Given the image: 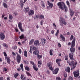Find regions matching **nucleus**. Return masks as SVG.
I'll use <instances>...</instances> for the list:
<instances>
[{"label":"nucleus","mask_w":80,"mask_h":80,"mask_svg":"<svg viewBox=\"0 0 80 80\" xmlns=\"http://www.w3.org/2000/svg\"><path fill=\"white\" fill-rule=\"evenodd\" d=\"M70 52H71V53H69L70 58L71 60H73V53L75 52V48H73V47H71Z\"/></svg>","instance_id":"1"},{"label":"nucleus","mask_w":80,"mask_h":80,"mask_svg":"<svg viewBox=\"0 0 80 80\" xmlns=\"http://www.w3.org/2000/svg\"><path fill=\"white\" fill-rule=\"evenodd\" d=\"M72 61L71 62H69V66H72V67H73L71 68V70H73V69H74L77 67V66L75 65L77 64V62H76L75 63L74 61H73L74 60H72Z\"/></svg>","instance_id":"2"},{"label":"nucleus","mask_w":80,"mask_h":80,"mask_svg":"<svg viewBox=\"0 0 80 80\" xmlns=\"http://www.w3.org/2000/svg\"><path fill=\"white\" fill-rule=\"evenodd\" d=\"M64 4H65V3L63 2H59L57 3L58 7L60 9L63 10H64V8L63 7V5L64 6Z\"/></svg>","instance_id":"3"},{"label":"nucleus","mask_w":80,"mask_h":80,"mask_svg":"<svg viewBox=\"0 0 80 80\" xmlns=\"http://www.w3.org/2000/svg\"><path fill=\"white\" fill-rule=\"evenodd\" d=\"M80 71L79 70H78L77 71H74L73 72V74L74 75V77L77 78L80 75Z\"/></svg>","instance_id":"4"},{"label":"nucleus","mask_w":80,"mask_h":80,"mask_svg":"<svg viewBox=\"0 0 80 80\" xmlns=\"http://www.w3.org/2000/svg\"><path fill=\"white\" fill-rule=\"evenodd\" d=\"M60 19L61 20H60L59 21L60 22H62V23L64 25H67V22H66V21L64 19H63V18L61 17Z\"/></svg>","instance_id":"5"},{"label":"nucleus","mask_w":80,"mask_h":80,"mask_svg":"<svg viewBox=\"0 0 80 80\" xmlns=\"http://www.w3.org/2000/svg\"><path fill=\"white\" fill-rule=\"evenodd\" d=\"M34 45L38 46V47L40 45L41 43H40V41L38 40L35 41L34 42Z\"/></svg>","instance_id":"6"},{"label":"nucleus","mask_w":80,"mask_h":80,"mask_svg":"<svg viewBox=\"0 0 80 80\" xmlns=\"http://www.w3.org/2000/svg\"><path fill=\"white\" fill-rule=\"evenodd\" d=\"M75 38H74L73 39L72 41V42L71 47H75Z\"/></svg>","instance_id":"7"},{"label":"nucleus","mask_w":80,"mask_h":80,"mask_svg":"<svg viewBox=\"0 0 80 80\" xmlns=\"http://www.w3.org/2000/svg\"><path fill=\"white\" fill-rule=\"evenodd\" d=\"M5 38V36L4 35V33H2L0 34V38L1 40H4Z\"/></svg>","instance_id":"8"},{"label":"nucleus","mask_w":80,"mask_h":80,"mask_svg":"<svg viewBox=\"0 0 80 80\" xmlns=\"http://www.w3.org/2000/svg\"><path fill=\"white\" fill-rule=\"evenodd\" d=\"M69 9L70 10V14L71 17H72L73 15H74V13H75V12L73 11L69 7Z\"/></svg>","instance_id":"9"},{"label":"nucleus","mask_w":80,"mask_h":80,"mask_svg":"<svg viewBox=\"0 0 80 80\" xmlns=\"http://www.w3.org/2000/svg\"><path fill=\"white\" fill-rule=\"evenodd\" d=\"M59 70V68H56L54 71H52L53 72V74H57V73H58Z\"/></svg>","instance_id":"10"},{"label":"nucleus","mask_w":80,"mask_h":80,"mask_svg":"<svg viewBox=\"0 0 80 80\" xmlns=\"http://www.w3.org/2000/svg\"><path fill=\"white\" fill-rule=\"evenodd\" d=\"M29 15V16H32L34 14V11L32 10H30L28 12Z\"/></svg>","instance_id":"11"},{"label":"nucleus","mask_w":80,"mask_h":80,"mask_svg":"<svg viewBox=\"0 0 80 80\" xmlns=\"http://www.w3.org/2000/svg\"><path fill=\"white\" fill-rule=\"evenodd\" d=\"M16 59L17 62L19 63H20L21 60V56H17Z\"/></svg>","instance_id":"12"},{"label":"nucleus","mask_w":80,"mask_h":80,"mask_svg":"<svg viewBox=\"0 0 80 80\" xmlns=\"http://www.w3.org/2000/svg\"><path fill=\"white\" fill-rule=\"evenodd\" d=\"M61 61H62V60L60 59H57L56 60L57 63L58 64V65L59 67H61V65H60V63L58 62H61Z\"/></svg>","instance_id":"13"},{"label":"nucleus","mask_w":80,"mask_h":80,"mask_svg":"<svg viewBox=\"0 0 80 80\" xmlns=\"http://www.w3.org/2000/svg\"><path fill=\"white\" fill-rule=\"evenodd\" d=\"M24 10L25 12L26 13H27V12H28L29 11V8H28V7H27L26 8H24Z\"/></svg>","instance_id":"14"},{"label":"nucleus","mask_w":80,"mask_h":80,"mask_svg":"<svg viewBox=\"0 0 80 80\" xmlns=\"http://www.w3.org/2000/svg\"><path fill=\"white\" fill-rule=\"evenodd\" d=\"M47 66L48 67H51L53 65V64L52 62H49L47 63Z\"/></svg>","instance_id":"15"},{"label":"nucleus","mask_w":80,"mask_h":80,"mask_svg":"<svg viewBox=\"0 0 80 80\" xmlns=\"http://www.w3.org/2000/svg\"><path fill=\"white\" fill-rule=\"evenodd\" d=\"M33 54L36 55H38V54H39V51L38 50L34 51L33 52Z\"/></svg>","instance_id":"16"},{"label":"nucleus","mask_w":80,"mask_h":80,"mask_svg":"<svg viewBox=\"0 0 80 80\" xmlns=\"http://www.w3.org/2000/svg\"><path fill=\"white\" fill-rule=\"evenodd\" d=\"M66 72H68V73H70V67H68L67 69H65Z\"/></svg>","instance_id":"17"},{"label":"nucleus","mask_w":80,"mask_h":80,"mask_svg":"<svg viewBox=\"0 0 80 80\" xmlns=\"http://www.w3.org/2000/svg\"><path fill=\"white\" fill-rule=\"evenodd\" d=\"M48 4L50 8H52L53 6V3L49 2V1H48Z\"/></svg>","instance_id":"18"},{"label":"nucleus","mask_w":80,"mask_h":80,"mask_svg":"<svg viewBox=\"0 0 80 80\" xmlns=\"http://www.w3.org/2000/svg\"><path fill=\"white\" fill-rule=\"evenodd\" d=\"M60 37L61 38V39L62 41H64L65 40V37H64V36H63L62 34L61 35Z\"/></svg>","instance_id":"19"},{"label":"nucleus","mask_w":80,"mask_h":80,"mask_svg":"<svg viewBox=\"0 0 80 80\" xmlns=\"http://www.w3.org/2000/svg\"><path fill=\"white\" fill-rule=\"evenodd\" d=\"M63 7L65 9V12L66 13V12H67L68 9H67V6H66L65 5V4H64Z\"/></svg>","instance_id":"20"},{"label":"nucleus","mask_w":80,"mask_h":80,"mask_svg":"<svg viewBox=\"0 0 80 80\" xmlns=\"http://www.w3.org/2000/svg\"><path fill=\"white\" fill-rule=\"evenodd\" d=\"M42 42V44H45L46 42V39L44 38L41 39Z\"/></svg>","instance_id":"21"},{"label":"nucleus","mask_w":80,"mask_h":80,"mask_svg":"<svg viewBox=\"0 0 80 80\" xmlns=\"http://www.w3.org/2000/svg\"><path fill=\"white\" fill-rule=\"evenodd\" d=\"M31 47V49L32 50H36V47H35V46H31L30 47Z\"/></svg>","instance_id":"22"},{"label":"nucleus","mask_w":80,"mask_h":80,"mask_svg":"<svg viewBox=\"0 0 80 80\" xmlns=\"http://www.w3.org/2000/svg\"><path fill=\"white\" fill-rule=\"evenodd\" d=\"M6 59H7V62L8 63V64H10V59L9 58H8V57L6 58Z\"/></svg>","instance_id":"23"},{"label":"nucleus","mask_w":80,"mask_h":80,"mask_svg":"<svg viewBox=\"0 0 80 80\" xmlns=\"http://www.w3.org/2000/svg\"><path fill=\"white\" fill-rule=\"evenodd\" d=\"M22 22H19L18 24V27L19 28H22Z\"/></svg>","instance_id":"24"},{"label":"nucleus","mask_w":80,"mask_h":80,"mask_svg":"<svg viewBox=\"0 0 80 80\" xmlns=\"http://www.w3.org/2000/svg\"><path fill=\"white\" fill-rule=\"evenodd\" d=\"M24 38V35L23 34H22L21 35L19 36V38L20 39H23Z\"/></svg>","instance_id":"25"},{"label":"nucleus","mask_w":80,"mask_h":80,"mask_svg":"<svg viewBox=\"0 0 80 80\" xmlns=\"http://www.w3.org/2000/svg\"><path fill=\"white\" fill-rule=\"evenodd\" d=\"M34 42V39H32L31 40L30 42L29 43V44L30 45H31L32 44V43H33Z\"/></svg>","instance_id":"26"},{"label":"nucleus","mask_w":80,"mask_h":80,"mask_svg":"<svg viewBox=\"0 0 80 80\" xmlns=\"http://www.w3.org/2000/svg\"><path fill=\"white\" fill-rule=\"evenodd\" d=\"M65 59L66 60H68V55H65Z\"/></svg>","instance_id":"27"},{"label":"nucleus","mask_w":80,"mask_h":80,"mask_svg":"<svg viewBox=\"0 0 80 80\" xmlns=\"http://www.w3.org/2000/svg\"><path fill=\"white\" fill-rule=\"evenodd\" d=\"M24 56L25 57H27V52L26 51H24Z\"/></svg>","instance_id":"28"},{"label":"nucleus","mask_w":80,"mask_h":80,"mask_svg":"<svg viewBox=\"0 0 80 80\" xmlns=\"http://www.w3.org/2000/svg\"><path fill=\"white\" fill-rule=\"evenodd\" d=\"M33 68L34 70H36V71H37V70H38V68H37L36 66L34 65L33 66Z\"/></svg>","instance_id":"29"},{"label":"nucleus","mask_w":80,"mask_h":80,"mask_svg":"<svg viewBox=\"0 0 80 80\" xmlns=\"http://www.w3.org/2000/svg\"><path fill=\"white\" fill-rule=\"evenodd\" d=\"M39 18H41V19H43L44 18V16L43 15H40Z\"/></svg>","instance_id":"30"},{"label":"nucleus","mask_w":80,"mask_h":80,"mask_svg":"<svg viewBox=\"0 0 80 80\" xmlns=\"http://www.w3.org/2000/svg\"><path fill=\"white\" fill-rule=\"evenodd\" d=\"M21 7H23V5H24V3L23 2H21V4H20Z\"/></svg>","instance_id":"31"},{"label":"nucleus","mask_w":80,"mask_h":80,"mask_svg":"<svg viewBox=\"0 0 80 80\" xmlns=\"http://www.w3.org/2000/svg\"><path fill=\"white\" fill-rule=\"evenodd\" d=\"M49 70H51V71H53V70H54L53 68V67H52V66L49 67Z\"/></svg>","instance_id":"32"},{"label":"nucleus","mask_w":80,"mask_h":80,"mask_svg":"<svg viewBox=\"0 0 80 80\" xmlns=\"http://www.w3.org/2000/svg\"><path fill=\"white\" fill-rule=\"evenodd\" d=\"M9 19L10 20H12L13 18V17H12V16L10 14H9Z\"/></svg>","instance_id":"33"},{"label":"nucleus","mask_w":80,"mask_h":80,"mask_svg":"<svg viewBox=\"0 0 80 80\" xmlns=\"http://www.w3.org/2000/svg\"><path fill=\"white\" fill-rule=\"evenodd\" d=\"M26 73H27V75H28V77H29V76H30V77H32V74H31L30 73H29L28 72H27Z\"/></svg>","instance_id":"34"},{"label":"nucleus","mask_w":80,"mask_h":80,"mask_svg":"<svg viewBox=\"0 0 80 80\" xmlns=\"http://www.w3.org/2000/svg\"><path fill=\"white\" fill-rule=\"evenodd\" d=\"M25 69L26 70H27V71H29V70H30V68H29V67H28L27 66L25 68Z\"/></svg>","instance_id":"35"},{"label":"nucleus","mask_w":80,"mask_h":80,"mask_svg":"<svg viewBox=\"0 0 80 80\" xmlns=\"http://www.w3.org/2000/svg\"><path fill=\"white\" fill-rule=\"evenodd\" d=\"M59 33V30H58L55 34V36H57V35H58V34Z\"/></svg>","instance_id":"36"},{"label":"nucleus","mask_w":80,"mask_h":80,"mask_svg":"<svg viewBox=\"0 0 80 80\" xmlns=\"http://www.w3.org/2000/svg\"><path fill=\"white\" fill-rule=\"evenodd\" d=\"M53 50H50L49 51V53L50 55H53V53H52V52H53Z\"/></svg>","instance_id":"37"},{"label":"nucleus","mask_w":80,"mask_h":80,"mask_svg":"<svg viewBox=\"0 0 80 80\" xmlns=\"http://www.w3.org/2000/svg\"><path fill=\"white\" fill-rule=\"evenodd\" d=\"M37 56L38 57V58L40 59L42 58V56L41 55H39V54H38V55H37Z\"/></svg>","instance_id":"38"},{"label":"nucleus","mask_w":80,"mask_h":80,"mask_svg":"<svg viewBox=\"0 0 80 80\" xmlns=\"http://www.w3.org/2000/svg\"><path fill=\"white\" fill-rule=\"evenodd\" d=\"M3 5L5 8H7L8 7L7 6V5L5 3H3Z\"/></svg>","instance_id":"39"},{"label":"nucleus","mask_w":80,"mask_h":80,"mask_svg":"<svg viewBox=\"0 0 80 80\" xmlns=\"http://www.w3.org/2000/svg\"><path fill=\"white\" fill-rule=\"evenodd\" d=\"M73 39H74V38H75V37H73V35H72L71 36V37H70V39L71 40H73Z\"/></svg>","instance_id":"40"},{"label":"nucleus","mask_w":80,"mask_h":80,"mask_svg":"<svg viewBox=\"0 0 80 80\" xmlns=\"http://www.w3.org/2000/svg\"><path fill=\"white\" fill-rule=\"evenodd\" d=\"M18 73H16V74L14 75V77L15 78H17L18 75Z\"/></svg>","instance_id":"41"},{"label":"nucleus","mask_w":80,"mask_h":80,"mask_svg":"<svg viewBox=\"0 0 80 80\" xmlns=\"http://www.w3.org/2000/svg\"><path fill=\"white\" fill-rule=\"evenodd\" d=\"M20 67L21 68V69L22 70V71H23V64H21L20 65Z\"/></svg>","instance_id":"42"},{"label":"nucleus","mask_w":80,"mask_h":80,"mask_svg":"<svg viewBox=\"0 0 80 80\" xmlns=\"http://www.w3.org/2000/svg\"><path fill=\"white\" fill-rule=\"evenodd\" d=\"M40 18V15H36V16L35 17V18L37 19V18Z\"/></svg>","instance_id":"43"},{"label":"nucleus","mask_w":80,"mask_h":80,"mask_svg":"<svg viewBox=\"0 0 80 80\" xmlns=\"http://www.w3.org/2000/svg\"><path fill=\"white\" fill-rule=\"evenodd\" d=\"M23 62L25 64H28V62L27 60H24Z\"/></svg>","instance_id":"44"},{"label":"nucleus","mask_w":80,"mask_h":80,"mask_svg":"<svg viewBox=\"0 0 80 80\" xmlns=\"http://www.w3.org/2000/svg\"><path fill=\"white\" fill-rule=\"evenodd\" d=\"M41 5L43 8H45V5H44L43 2H42V3H41Z\"/></svg>","instance_id":"45"},{"label":"nucleus","mask_w":80,"mask_h":80,"mask_svg":"<svg viewBox=\"0 0 80 80\" xmlns=\"http://www.w3.org/2000/svg\"><path fill=\"white\" fill-rule=\"evenodd\" d=\"M19 29L21 32H24V31H25V29H22V27L19 28Z\"/></svg>","instance_id":"46"},{"label":"nucleus","mask_w":80,"mask_h":80,"mask_svg":"<svg viewBox=\"0 0 80 80\" xmlns=\"http://www.w3.org/2000/svg\"><path fill=\"white\" fill-rule=\"evenodd\" d=\"M38 64L39 65H42V61H39L38 62Z\"/></svg>","instance_id":"47"},{"label":"nucleus","mask_w":80,"mask_h":80,"mask_svg":"<svg viewBox=\"0 0 80 80\" xmlns=\"http://www.w3.org/2000/svg\"><path fill=\"white\" fill-rule=\"evenodd\" d=\"M66 3L68 6H70V2L68 1H67Z\"/></svg>","instance_id":"48"},{"label":"nucleus","mask_w":80,"mask_h":80,"mask_svg":"<svg viewBox=\"0 0 80 80\" xmlns=\"http://www.w3.org/2000/svg\"><path fill=\"white\" fill-rule=\"evenodd\" d=\"M68 80H73V78H72V77L70 76L69 77Z\"/></svg>","instance_id":"49"},{"label":"nucleus","mask_w":80,"mask_h":80,"mask_svg":"<svg viewBox=\"0 0 80 80\" xmlns=\"http://www.w3.org/2000/svg\"><path fill=\"white\" fill-rule=\"evenodd\" d=\"M32 47H30V50L29 51V52L30 53H32Z\"/></svg>","instance_id":"50"},{"label":"nucleus","mask_w":80,"mask_h":80,"mask_svg":"<svg viewBox=\"0 0 80 80\" xmlns=\"http://www.w3.org/2000/svg\"><path fill=\"white\" fill-rule=\"evenodd\" d=\"M56 79L57 80H61V78L59 77H57Z\"/></svg>","instance_id":"51"},{"label":"nucleus","mask_w":80,"mask_h":80,"mask_svg":"<svg viewBox=\"0 0 80 80\" xmlns=\"http://www.w3.org/2000/svg\"><path fill=\"white\" fill-rule=\"evenodd\" d=\"M17 48V46L12 47V49H14V50H16Z\"/></svg>","instance_id":"52"},{"label":"nucleus","mask_w":80,"mask_h":80,"mask_svg":"<svg viewBox=\"0 0 80 80\" xmlns=\"http://www.w3.org/2000/svg\"><path fill=\"white\" fill-rule=\"evenodd\" d=\"M3 46L4 47H7V44L4 43L3 44Z\"/></svg>","instance_id":"53"},{"label":"nucleus","mask_w":80,"mask_h":80,"mask_svg":"<svg viewBox=\"0 0 80 80\" xmlns=\"http://www.w3.org/2000/svg\"><path fill=\"white\" fill-rule=\"evenodd\" d=\"M12 54L14 57H15V56H16V54L15 52H12Z\"/></svg>","instance_id":"54"},{"label":"nucleus","mask_w":80,"mask_h":80,"mask_svg":"<svg viewBox=\"0 0 80 80\" xmlns=\"http://www.w3.org/2000/svg\"><path fill=\"white\" fill-rule=\"evenodd\" d=\"M67 73H66V72H65V73H64V77L65 78H66V77H67Z\"/></svg>","instance_id":"55"},{"label":"nucleus","mask_w":80,"mask_h":80,"mask_svg":"<svg viewBox=\"0 0 80 80\" xmlns=\"http://www.w3.org/2000/svg\"><path fill=\"white\" fill-rule=\"evenodd\" d=\"M3 53L5 57H7V54L6 53V52H4Z\"/></svg>","instance_id":"56"},{"label":"nucleus","mask_w":80,"mask_h":80,"mask_svg":"<svg viewBox=\"0 0 80 80\" xmlns=\"http://www.w3.org/2000/svg\"><path fill=\"white\" fill-rule=\"evenodd\" d=\"M23 77H24V76L23 75V74H21V79H23Z\"/></svg>","instance_id":"57"},{"label":"nucleus","mask_w":80,"mask_h":80,"mask_svg":"<svg viewBox=\"0 0 80 80\" xmlns=\"http://www.w3.org/2000/svg\"><path fill=\"white\" fill-rule=\"evenodd\" d=\"M43 20H41V22H40V23H41V25H43Z\"/></svg>","instance_id":"58"},{"label":"nucleus","mask_w":80,"mask_h":80,"mask_svg":"<svg viewBox=\"0 0 80 80\" xmlns=\"http://www.w3.org/2000/svg\"><path fill=\"white\" fill-rule=\"evenodd\" d=\"M53 26L55 27H57V25H55V23H53Z\"/></svg>","instance_id":"59"},{"label":"nucleus","mask_w":80,"mask_h":80,"mask_svg":"<svg viewBox=\"0 0 80 80\" xmlns=\"http://www.w3.org/2000/svg\"><path fill=\"white\" fill-rule=\"evenodd\" d=\"M35 10H37L38 8L36 6H34Z\"/></svg>","instance_id":"60"},{"label":"nucleus","mask_w":80,"mask_h":80,"mask_svg":"<svg viewBox=\"0 0 80 80\" xmlns=\"http://www.w3.org/2000/svg\"><path fill=\"white\" fill-rule=\"evenodd\" d=\"M19 53H22V50H21L20 49H19Z\"/></svg>","instance_id":"61"},{"label":"nucleus","mask_w":80,"mask_h":80,"mask_svg":"<svg viewBox=\"0 0 80 80\" xmlns=\"http://www.w3.org/2000/svg\"><path fill=\"white\" fill-rule=\"evenodd\" d=\"M58 46L59 47H61V44L59 42L58 43Z\"/></svg>","instance_id":"62"},{"label":"nucleus","mask_w":80,"mask_h":80,"mask_svg":"<svg viewBox=\"0 0 80 80\" xmlns=\"http://www.w3.org/2000/svg\"><path fill=\"white\" fill-rule=\"evenodd\" d=\"M51 33L53 35L54 34V31L53 30H52V31H51Z\"/></svg>","instance_id":"63"},{"label":"nucleus","mask_w":80,"mask_h":80,"mask_svg":"<svg viewBox=\"0 0 80 80\" xmlns=\"http://www.w3.org/2000/svg\"><path fill=\"white\" fill-rule=\"evenodd\" d=\"M0 80H3V78L2 77H0Z\"/></svg>","instance_id":"64"}]
</instances>
